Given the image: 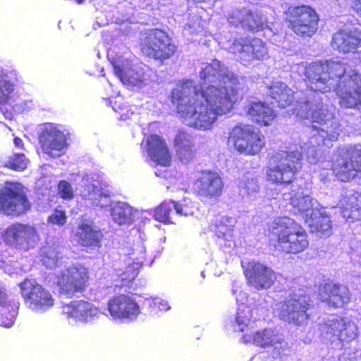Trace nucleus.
Masks as SVG:
<instances>
[{"mask_svg": "<svg viewBox=\"0 0 361 361\" xmlns=\"http://www.w3.org/2000/svg\"><path fill=\"white\" fill-rule=\"evenodd\" d=\"M293 71L304 77L310 89L303 96L305 100L310 101L308 109L312 121V136L301 150L306 153L310 164H319L322 169H332L341 181L353 179L357 172H361V145L339 147L335 152L332 161L324 160L322 147H331L338 139L341 129L340 124L334 120L331 108L325 106L315 93L335 89L338 78L345 73V63L338 59L325 63L302 62L294 66Z\"/></svg>", "mask_w": 361, "mask_h": 361, "instance_id": "nucleus-1", "label": "nucleus"}, {"mask_svg": "<svg viewBox=\"0 0 361 361\" xmlns=\"http://www.w3.org/2000/svg\"><path fill=\"white\" fill-rule=\"evenodd\" d=\"M200 78V90L192 80H187L173 90L171 100L184 124L207 130L219 116L233 110L239 98V81L216 59L202 64Z\"/></svg>", "mask_w": 361, "mask_h": 361, "instance_id": "nucleus-2", "label": "nucleus"}, {"mask_svg": "<svg viewBox=\"0 0 361 361\" xmlns=\"http://www.w3.org/2000/svg\"><path fill=\"white\" fill-rule=\"evenodd\" d=\"M66 259L53 247L42 250V264L48 269H55V282L61 294L68 297L82 292L88 280L87 269L79 264H69Z\"/></svg>", "mask_w": 361, "mask_h": 361, "instance_id": "nucleus-3", "label": "nucleus"}, {"mask_svg": "<svg viewBox=\"0 0 361 361\" xmlns=\"http://www.w3.org/2000/svg\"><path fill=\"white\" fill-rule=\"evenodd\" d=\"M283 200L288 202V209L295 214H302L311 231L328 237L331 234V222L329 216L322 211L317 200L305 194L302 188L292 186L289 192L283 194Z\"/></svg>", "mask_w": 361, "mask_h": 361, "instance_id": "nucleus-4", "label": "nucleus"}, {"mask_svg": "<svg viewBox=\"0 0 361 361\" xmlns=\"http://www.w3.org/2000/svg\"><path fill=\"white\" fill-rule=\"evenodd\" d=\"M268 226L269 230L277 236L278 247L284 252L298 254L309 245L307 233L290 218L277 217Z\"/></svg>", "mask_w": 361, "mask_h": 361, "instance_id": "nucleus-5", "label": "nucleus"}, {"mask_svg": "<svg viewBox=\"0 0 361 361\" xmlns=\"http://www.w3.org/2000/svg\"><path fill=\"white\" fill-rule=\"evenodd\" d=\"M302 151H281L270 161L267 169L268 180L276 184L290 183L301 169Z\"/></svg>", "mask_w": 361, "mask_h": 361, "instance_id": "nucleus-6", "label": "nucleus"}, {"mask_svg": "<svg viewBox=\"0 0 361 361\" xmlns=\"http://www.w3.org/2000/svg\"><path fill=\"white\" fill-rule=\"evenodd\" d=\"M73 180L78 183L80 194L92 205L102 209L112 208L116 202L111 200V192L100 180L99 174L89 172L76 174Z\"/></svg>", "mask_w": 361, "mask_h": 361, "instance_id": "nucleus-7", "label": "nucleus"}, {"mask_svg": "<svg viewBox=\"0 0 361 361\" xmlns=\"http://www.w3.org/2000/svg\"><path fill=\"white\" fill-rule=\"evenodd\" d=\"M107 56L114 66L115 75L123 85L137 90L150 85L151 80L141 65L133 63L123 56H114L112 51H108Z\"/></svg>", "mask_w": 361, "mask_h": 361, "instance_id": "nucleus-8", "label": "nucleus"}, {"mask_svg": "<svg viewBox=\"0 0 361 361\" xmlns=\"http://www.w3.org/2000/svg\"><path fill=\"white\" fill-rule=\"evenodd\" d=\"M18 73L16 69L0 66V106L10 108L16 113H21L33 108L31 99L20 98L16 92Z\"/></svg>", "mask_w": 361, "mask_h": 361, "instance_id": "nucleus-9", "label": "nucleus"}, {"mask_svg": "<svg viewBox=\"0 0 361 361\" xmlns=\"http://www.w3.org/2000/svg\"><path fill=\"white\" fill-rule=\"evenodd\" d=\"M269 93L281 108L290 106L288 113L296 114L297 116L303 119H311L310 101L302 97L304 93L296 92L293 94L292 90L280 81H274L269 87Z\"/></svg>", "mask_w": 361, "mask_h": 361, "instance_id": "nucleus-10", "label": "nucleus"}, {"mask_svg": "<svg viewBox=\"0 0 361 361\" xmlns=\"http://www.w3.org/2000/svg\"><path fill=\"white\" fill-rule=\"evenodd\" d=\"M228 142L240 154L255 155L264 147L265 138L254 126L239 124L229 133Z\"/></svg>", "mask_w": 361, "mask_h": 361, "instance_id": "nucleus-11", "label": "nucleus"}, {"mask_svg": "<svg viewBox=\"0 0 361 361\" xmlns=\"http://www.w3.org/2000/svg\"><path fill=\"white\" fill-rule=\"evenodd\" d=\"M310 297L302 291L293 293L283 302H279L274 309L275 313L283 321L302 326L309 319Z\"/></svg>", "mask_w": 361, "mask_h": 361, "instance_id": "nucleus-12", "label": "nucleus"}, {"mask_svg": "<svg viewBox=\"0 0 361 361\" xmlns=\"http://www.w3.org/2000/svg\"><path fill=\"white\" fill-rule=\"evenodd\" d=\"M288 27L298 36L306 38L313 36L318 28L319 18L309 6H289L285 12Z\"/></svg>", "mask_w": 361, "mask_h": 361, "instance_id": "nucleus-13", "label": "nucleus"}, {"mask_svg": "<svg viewBox=\"0 0 361 361\" xmlns=\"http://www.w3.org/2000/svg\"><path fill=\"white\" fill-rule=\"evenodd\" d=\"M242 341L245 343L252 342L255 345L266 349L271 360H281L289 353V345L284 336L272 328L257 331L253 336L245 334Z\"/></svg>", "mask_w": 361, "mask_h": 361, "instance_id": "nucleus-14", "label": "nucleus"}, {"mask_svg": "<svg viewBox=\"0 0 361 361\" xmlns=\"http://www.w3.org/2000/svg\"><path fill=\"white\" fill-rule=\"evenodd\" d=\"M19 288L25 305L30 311L43 314L54 307L52 294L35 279H25L19 283Z\"/></svg>", "mask_w": 361, "mask_h": 361, "instance_id": "nucleus-15", "label": "nucleus"}, {"mask_svg": "<svg viewBox=\"0 0 361 361\" xmlns=\"http://www.w3.org/2000/svg\"><path fill=\"white\" fill-rule=\"evenodd\" d=\"M146 257L145 247L139 242L118 262L114 264L116 286H127L138 274L139 269Z\"/></svg>", "mask_w": 361, "mask_h": 361, "instance_id": "nucleus-16", "label": "nucleus"}, {"mask_svg": "<svg viewBox=\"0 0 361 361\" xmlns=\"http://www.w3.org/2000/svg\"><path fill=\"white\" fill-rule=\"evenodd\" d=\"M68 133L59 124L46 123L41 126L39 142L43 152L51 158L65 154L68 148Z\"/></svg>", "mask_w": 361, "mask_h": 361, "instance_id": "nucleus-17", "label": "nucleus"}, {"mask_svg": "<svg viewBox=\"0 0 361 361\" xmlns=\"http://www.w3.org/2000/svg\"><path fill=\"white\" fill-rule=\"evenodd\" d=\"M30 203L23 187L18 183H6L0 187V212L18 216L28 211Z\"/></svg>", "mask_w": 361, "mask_h": 361, "instance_id": "nucleus-18", "label": "nucleus"}, {"mask_svg": "<svg viewBox=\"0 0 361 361\" xmlns=\"http://www.w3.org/2000/svg\"><path fill=\"white\" fill-rule=\"evenodd\" d=\"M341 106L355 108L361 104V75L345 68V73L338 78L335 89Z\"/></svg>", "mask_w": 361, "mask_h": 361, "instance_id": "nucleus-19", "label": "nucleus"}, {"mask_svg": "<svg viewBox=\"0 0 361 361\" xmlns=\"http://www.w3.org/2000/svg\"><path fill=\"white\" fill-rule=\"evenodd\" d=\"M228 49L238 57L240 62L250 65L255 61L264 60L268 56L266 43L261 39L254 37H240L233 40Z\"/></svg>", "mask_w": 361, "mask_h": 361, "instance_id": "nucleus-20", "label": "nucleus"}, {"mask_svg": "<svg viewBox=\"0 0 361 361\" xmlns=\"http://www.w3.org/2000/svg\"><path fill=\"white\" fill-rule=\"evenodd\" d=\"M321 331L324 339L334 342L349 343L357 335L356 324L348 318L331 316L322 325Z\"/></svg>", "mask_w": 361, "mask_h": 361, "instance_id": "nucleus-21", "label": "nucleus"}, {"mask_svg": "<svg viewBox=\"0 0 361 361\" xmlns=\"http://www.w3.org/2000/svg\"><path fill=\"white\" fill-rule=\"evenodd\" d=\"M106 307L112 319L121 322L135 321L141 312L135 296L130 294L113 296L109 300Z\"/></svg>", "mask_w": 361, "mask_h": 361, "instance_id": "nucleus-22", "label": "nucleus"}, {"mask_svg": "<svg viewBox=\"0 0 361 361\" xmlns=\"http://www.w3.org/2000/svg\"><path fill=\"white\" fill-rule=\"evenodd\" d=\"M142 51L149 57L164 61L171 58L176 50L167 34L161 30H152L142 44Z\"/></svg>", "mask_w": 361, "mask_h": 361, "instance_id": "nucleus-23", "label": "nucleus"}, {"mask_svg": "<svg viewBox=\"0 0 361 361\" xmlns=\"http://www.w3.org/2000/svg\"><path fill=\"white\" fill-rule=\"evenodd\" d=\"M62 313L71 322L90 324L99 319L101 312L92 302L85 300H76L62 305Z\"/></svg>", "mask_w": 361, "mask_h": 361, "instance_id": "nucleus-24", "label": "nucleus"}, {"mask_svg": "<svg viewBox=\"0 0 361 361\" xmlns=\"http://www.w3.org/2000/svg\"><path fill=\"white\" fill-rule=\"evenodd\" d=\"M248 284L256 290L268 289L277 278V274L267 265L251 261L244 270Z\"/></svg>", "mask_w": 361, "mask_h": 361, "instance_id": "nucleus-25", "label": "nucleus"}, {"mask_svg": "<svg viewBox=\"0 0 361 361\" xmlns=\"http://www.w3.org/2000/svg\"><path fill=\"white\" fill-rule=\"evenodd\" d=\"M331 47L340 53L357 55L361 48V30L355 27L345 26L333 35Z\"/></svg>", "mask_w": 361, "mask_h": 361, "instance_id": "nucleus-26", "label": "nucleus"}, {"mask_svg": "<svg viewBox=\"0 0 361 361\" xmlns=\"http://www.w3.org/2000/svg\"><path fill=\"white\" fill-rule=\"evenodd\" d=\"M224 184L219 174L212 171H202L193 183L194 191L201 197L216 198L221 195Z\"/></svg>", "mask_w": 361, "mask_h": 361, "instance_id": "nucleus-27", "label": "nucleus"}, {"mask_svg": "<svg viewBox=\"0 0 361 361\" xmlns=\"http://www.w3.org/2000/svg\"><path fill=\"white\" fill-rule=\"evenodd\" d=\"M141 145L153 164L164 167L170 165L171 156L166 142L160 136L152 135Z\"/></svg>", "mask_w": 361, "mask_h": 361, "instance_id": "nucleus-28", "label": "nucleus"}, {"mask_svg": "<svg viewBox=\"0 0 361 361\" xmlns=\"http://www.w3.org/2000/svg\"><path fill=\"white\" fill-rule=\"evenodd\" d=\"M147 213L135 209L123 202H116L110 209L112 220L119 225H128L139 219L143 221H149L150 219L147 216Z\"/></svg>", "mask_w": 361, "mask_h": 361, "instance_id": "nucleus-29", "label": "nucleus"}, {"mask_svg": "<svg viewBox=\"0 0 361 361\" xmlns=\"http://www.w3.org/2000/svg\"><path fill=\"white\" fill-rule=\"evenodd\" d=\"M320 299L335 307H341L350 302V292L344 285L327 283L319 290Z\"/></svg>", "mask_w": 361, "mask_h": 361, "instance_id": "nucleus-30", "label": "nucleus"}, {"mask_svg": "<svg viewBox=\"0 0 361 361\" xmlns=\"http://www.w3.org/2000/svg\"><path fill=\"white\" fill-rule=\"evenodd\" d=\"M341 197L338 206L342 210L343 218L348 221L361 220V194L347 190Z\"/></svg>", "mask_w": 361, "mask_h": 361, "instance_id": "nucleus-31", "label": "nucleus"}, {"mask_svg": "<svg viewBox=\"0 0 361 361\" xmlns=\"http://www.w3.org/2000/svg\"><path fill=\"white\" fill-rule=\"evenodd\" d=\"M19 302L10 298L0 286V326L11 328L14 324L19 308Z\"/></svg>", "mask_w": 361, "mask_h": 361, "instance_id": "nucleus-32", "label": "nucleus"}, {"mask_svg": "<svg viewBox=\"0 0 361 361\" xmlns=\"http://www.w3.org/2000/svg\"><path fill=\"white\" fill-rule=\"evenodd\" d=\"M103 238L102 231L87 222H82L74 232V239L85 247H99Z\"/></svg>", "mask_w": 361, "mask_h": 361, "instance_id": "nucleus-33", "label": "nucleus"}, {"mask_svg": "<svg viewBox=\"0 0 361 361\" xmlns=\"http://www.w3.org/2000/svg\"><path fill=\"white\" fill-rule=\"evenodd\" d=\"M246 111L252 121L264 126L271 125L276 116L272 107L260 101H251Z\"/></svg>", "mask_w": 361, "mask_h": 361, "instance_id": "nucleus-34", "label": "nucleus"}, {"mask_svg": "<svg viewBox=\"0 0 361 361\" xmlns=\"http://www.w3.org/2000/svg\"><path fill=\"white\" fill-rule=\"evenodd\" d=\"M235 223V218L222 216L211 225V229L216 233L217 238L223 240V243H220L226 247L232 248L235 245L233 233Z\"/></svg>", "mask_w": 361, "mask_h": 361, "instance_id": "nucleus-35", "label": "nucleus"}, {"mask_svg": "<svg viewBox=\"0 0 361 361\" xmlns=\"http://www.w3.org/2000/svg\"><path fill=\"white\" fill-rule=\"evenodd\" d=\"M174 147L178 159L183 163L192 160L195 155L193 137L188 133L180 131L174 139Z\"/></svg>", "mask_w": 361, "mask_h": 361, "instance_id": "nucleus-36", "label": "nucleus"}, {"mask_svg": "<svg viewBox=\"0 0 361 361\" xmlns=\"http://www.w3.org/2000/svg\"><path fill=\"white\" fill-rule=\"evenodd\" d=\"M243 27L253 32L265 30V36L269 37L271 33L275 34L269 25L267 19L260 11L251 12L245 16V21H243Z\"/></svg>", "mask_w": 361, "mask_h": 361, "instance_id": "nucleus-37", "label": "nucleus"}, {"mask_svg": "<svg viewBox=\"0 0 361 361\" xmlns=\"http://www.w3.org/2000/svg\"><path fill=\"white\" fill-rule=\"evenodd\" d=\"M147 216H154V219L164 224H173L175 213V201L171 200L163 202L153 212H147ZM149 219V217H148Z\"/></svg>", "mask_w": 361, "mask_h": 361, "instance_id": "nucleus-38", "label": "nucleus"}, {"mask_svg": "<svg viewBox=\"0 0 361 361\" xmlns=\"http://www.w3.org/2000/svg\"><path fill=\"white\" fill-rule=\"evenodd\" d=\"M252 311L253 310L248 305H238L233 323L235 331L243 332L250 326L252 322Z\"/></svg>", "mask_w": 361, "mask_h": 361, "instance_id": "nucleus-39", "label": "nucleus"}, {"mask_svg": "<svg viewBox=\"0 0 361 361\" xmlns=\"http://www.w3.org/2000/svg\"><path fill=\"white\" fill-rule=\"evenodd\" d=\"M196 207L194 203L188 198H185L180 202H175V213L179 216L194 215Z\"/></svg>", "mask_w": 361, "mask_h": 361, "instance_id": "nucleus-40", "label": "nucleus"}, {"mask_svg": "<svg viewBox=\"0 0 361 361\" xmlns=\"http://www.w3.org/2000/svg\"><path fill=\"white\" fill-rule=\"evenodd\" d=\"M112 108L116 112L118 113L121 120L126 121L133 114L132 109L123 102V98L120 96L115 97Z\"/></svg>", "mask_w": 361, "mask_h": 361, "instance_id": "nucleus-41", "label": "nucleus"}, {"mask_svg": "<svg viewBox=\"0 0 361 361\" xmlns=\"http://www.w3.org/2000/svg\"><path fill=\"white\" fill-rule=\"evenodd\" d=\"M27 164L28 160L23 154H14L10 157L6 166L16 171H23Z\"/></svg>", "mask_w": 361, "mask_h": 361, "instance_id": "nucleus-42", "label": "nucleus"}, {"mask_svg": "<svg viewBox=\"0 0 361 361\" xmlns=\"http://www.w3.org/2000/svg\"><path fill=\"white\" fill-rule=\"evenodd\" d=\"M240 190L248 195L255 192L258 188L257 180L252 175L247 174L244 176L240 185Z\"/></svg>", "mask_w": 361, "mask_h": 361, "instance_id": "nucleus-43", "label": "nucleus"}, {"mask_svg": "<svg viewBox=\"0 0 361 361\" xmlns=\"http://www.w3.org/2000/svg\"><path fill=\"white\" fill-rule=\"evenodd\" d=\"M249 14V10L243 8L242 10H235L229 14L228 18V23L238 27H243V21H245V16Z\"/></svg>", "mask_w": 361, "mask_h": 361, "instance_id": "nucleus-44", "label": "nucleus"}, {"mask_svg": "<svg viewBox=\"0 0 361 361\" xmlns=\"http://www.w3.org/2000/svg\"><path fill=\"white\" fill-rule=\"evenodd\" d=\"M59 196L66 200H72L74 197V192L70 183L66 180H61L58 185Z\"/></svg>", "mask_w": 361, "mask_h": 361, "instance_id": "nucleus-45", "label": "nucleus"}, {"mask_svg": "<svg viewBox=\"0 0 361 361\" xmlns=\"http://www.w3.org/2000/svg\"><path fill=\"white\" fill-rule=\"evenodd\" d=\"M67 216L62 208H56L54 212L49 216L48 222L54 225L63 226L66 224Z\"/></svg>", "mask_w": 361, "mask_h": 361, "instance_id": "nucleus-46", "label": "nucleus"}, {"mask_svg": "<svg viewBox=\"0 0 361 361\" xmlns=\"http://www.w3.org/2000/svg\"><path fill=\"white\" fill-rule=\"evenodd\" d=\"M232 294L235 298L238 305H245L247 300V294L242 290L240 282L235 281L232 286Z\"/></svg>", "mask_w": 361, "mask_h": 361, "instance_id": "nucleus-47", "label": "nucleus"}, {"mask_svg": "<svg viewBox=\"0 0 361 361\" xmlns=\"http://www.w3.org/2000/svg\"><path fill=\"white\" fill-rule=\"evenodd\" d=\"M152 304L157 305L159 311H168L171 309L169 302L159 297H149L145 299L144 305H151Z\"/></svg>", "mask_w": 361, "mask_h": 361, "instance_id": "nucleus-48", "label": "nucleus"}, {"mask_svg": "<svg viewBox=\"0 0 361 361\" xmlns=\"http://www.w3.org/2000/svg\"><path fill=\"white\" fill-rule=\"evenodd\" d=\"M353 8L354 11L361 16V0H355L353 3Z\"/></svg>", "mask_w": 361, "mask_h": 361, "instance_id": "nucleus-49", "label": "nucleus"}, {"mask_svg": "<svg viewBox=\"0 0 361 361\" xmlns=\"http://www.w3.org/2000/svg\"><path fill=\"white\" fill-rule=\"evenodd\" d=\"M144 306L149 309V314H157L159 311L157 305L152 304L151 305H144Z\"/></svg>", "mask_w": 361, "mask_h": 361, "instance_id": "nucleus-50", "label": "nucleus"}, {"mask_svg": "<svg viewBox=\"0 0 361 361\" xmlns=\"http://www.w3.org/2000/svg\"><path fill=\"white\" fill-rule=\"evenodd\" d=\"M13 141L16 147L20 148L23 146V140L20 137H16Z\"/></svg>", "mask_w": 361, "mask_h": 361, "instance_id": "nucleus-51", "label": "nucleus"}, {"mask_svg": "<svg viewBox=\"0 0 361 361\" xmlns=\"http://www.w3.org/2000/svg\"><path fill=\"white\" fill-rule=\"evenodd\" d=\"M4 116L8 119H11L13 117V114L11 111H7L6 114H4Z\"/></svg>", "mask_w": 361, "mask_h": 361, "instance_id": "nucleus-52", "label": "nucleus"}, {"mask_svg": "<svg viewBox=\"0 0 361 361\" xmlns=\"http://www.w3.org/2000/svg\"><path fill=\"white\" fill-rule=\"evenodd\" d=\"M355 59L359 61V63H361V51L357 53V56L355 57Z\"/></svg>", "mask_w": 361, "mask_h": 361, "instance_id": "nucleus-53", "label": "nucleus"}, {"mask_svg": "<svg viewBox=\"0 0 361 361\" xmlns=\"http://www.w3.org/2000/svg\"><path fill=\"white\" fill-rule=\"evenodd\" d=\"M186 26L188 27L189 30H192L191 32L193 31H197L196 29H195L194 25L192 26L190 24H188Z\"/></svg>", "mask_w": 361, "mask_h": 361, "instance_id": "nucleus-54", "label": "nucleus"}, {"mask_svg": "<svg viewBox=\"0 0 361 361\" xmlns=\"http://www.w3.org/2000/svg\"><path fill=\"white\" fill-rule=\"evenodd\" d=\"M155 174L157 175V176H162V175L160 173H158L157 171H155Z\"/></svg>", "mask_w": 361, "mask_h": 361, "instance_id": "nucleus-55", "label": "nucleus"}, {"mask_svg": "<svg viewBox=\"0 0 361 361\" xmlns=\"http://www.w3.org/2000/svg\"><path fill=\"white\" fill-rule=\"evenodd\" d=\"M109 102H110V104H112V100H111V99H110V100H109Z\"/></svg>", "mask_w": 361, "mask_h": 361, "instance_id": "nucleus-56", "label": "nucleus"}, {"mask_svg": "<svg viewBox=\"0 0 361 361\" xmlns=\"http://www.w3.org/2000/svg\"><path fill=\"white\" fill-rule=\"evenodd\" d=\"M77 1H78V2H81V1H82V0H77Z\"/></svg>", "mask_w": 361, "mask_h": 361, "instance_id": "nucleus-57", "label": "nucleus"}]
</instances>
